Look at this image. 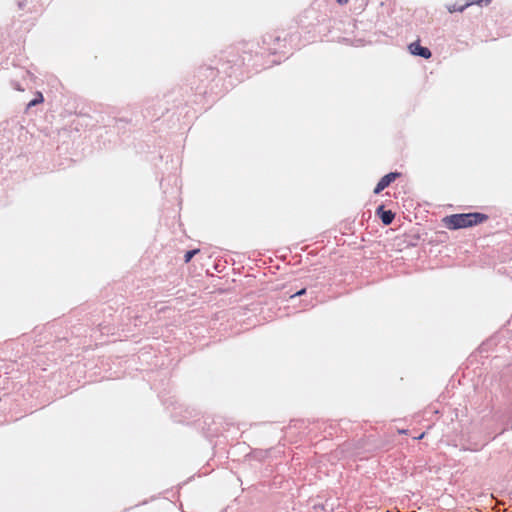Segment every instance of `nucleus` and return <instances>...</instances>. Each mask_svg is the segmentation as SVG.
I'll return each instance as SVG.
<instances>
[{
	"label": "nucleus",
	"instance_id": "1",
	"mask_svg": "<svg viewBox=\"0 0 512 512\" xmlns=\"http://www.w3.org/2000/svg\"><path fill=\"white\" fill-rule=\"evenodd\" d=\"M486 219V216L480 213L454 214L445 219L450 229H459L472 226Z\"/></svg>",
	"mask_w": 512,
	"mask_h": 512
},
{
	"label": "nucleus",
	"instance_id": "2",
	"mask_svg": "<svg viewBox=\"0 0 512 512\" xmlns=\"http://www.w3.org/2000/svg\"><path fill=\"white\" fill-rule=\"evenodd\" d=\"M399 176H400L399 173L392 172V173H389V174L385 175L384 177H382L381 180L376 185V187L374 189V193H376V194L380 193L382 190H384L391 182H393Z\"/></svg>",
	"mask_w": 512,
	"mask_h": 512
},
{
	"label": "nucleus",
	"instance_id": "3",
	"mask_svg": "<svg viewBox=\"0 0 512 512\" xmlns=\"http://www.w3.org/2000/svg\"><path fill=\"white\" fill-rule=\"evenodd\" d=\"M409 51L413 55H418L426 59L431 57L430 50L428 48L420 46L418 42L411 43L409 45Z\"/></svg>",
	"mask_w": 512,
	"mask_h": 512
},
{
	"label": "nucleus",
	"instance_id": "4",
	"mask_svg": "<svg viewBox=\"0 0 512 512\" xmlns=\"http://www.w3.org/2000/svg\"><path fill=\"white\" fill-rule=\"evenodd\" d=\"M379 212L381 213V220L385 225L393 221L394 214L391 211H384L382 208H379Z\"/></svg>",
	"mask_w": 512,
	"mask_h": 512
},
{
	"label": "nucleus",
	"instance_id": "5",
	"mask_svg": "<svg viewBox=\"0 0 512 512\" xmlns=\"http://www.w3.org/2000/svg\"><path fill=\"white\" fill-rule=\"evenodd\" d=\"M43 101H44V98H43L42 93H41V92H38V93H37V97H36L34 100H32V101H30V102L28 103V108H31V107H33V106H36L37 104L42 103Z\"/></svg>",
	"mask_w": 512,
	"mask_h": 512
},
{
	"label": "nucleus",
	"instance_id": "6",
	"mask_svg": "<svg viewBox=\"0 0 512 512\" xmlns=\"http://www.w3.org/2000/svg\"><path fill=\"white\" fill-rule=\"evenodd\" d=\"M490 2H491V0H471L466 3V6L469 7L474 4L481 5L482 3H484L485 5H488Z\"/></svg>",
	"mask_w": 512,
	"mask_h": 512
},
{
	"label": "nucleus",
	"instance_id": "7",
	"mask_svg": "<svg viewBox=\"0 0 512 512\" xmlns=\"http://www.w3.org/2000/svg\"><path fill=\"white\" fill-rule=\"evenodd\" d=\"M466 7H467L466 4L463 5V6H460V7H457L456 5H453V6H449L448 10H449L450 13H453L455 11L462 12Z\"/></svg>",
	"mask_w": 512,
	"mask_h": 512
},
{
	"label": "nucleus",
	"instance_id": "8",
	"mask_svg": "<svg viewBox=\"0 0 512 512\" xmlns=\"http://www.w3.org/2000/svg\"><path fill=\"white\" fill-rule=\"evenodd\" d=\"M198 252H199V250H198V249H196V250H192V251H188V252L185 254V262H189V261L192 259V257H193L195 254H197Z\"/></svg>",
	"mask_w": 512,
	"mask_h": 512
},
{
	"label": "nucleus",
	"instance_id": "9",
	"mask_svg": "<svg viewBox=\"0 0 512 512\" xmlns=\"http://www.w3.org/2000/svg\"><path fill=\"white\" fill-rule=\"evenodd\" d=\"M337 2L341 5L348 3V0H337Z\"/></svg>",
	"mask_w": 512,
	"mask_h": 512
},
{
	"label": "nucleus",
	"instance_id": "10",
	"mask_svg": "<svg viewBox=\"0 0 512 512\" xmlns=\"http://www.w3.org/2000/svg\"><path fill=\"white\" fill-rule=\"evenodd\" d=\"M304 292H305V290L302 289L301 291L297 292L296 295H302Z\"/></svg>",
	"mask_w": 512,
	"mask_h": 512
}]
</instances>
